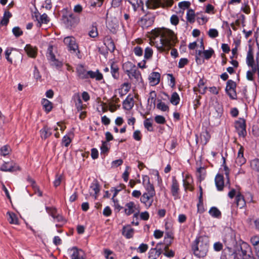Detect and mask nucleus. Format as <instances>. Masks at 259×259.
Returning a JSON list of instances; mask_svg holds the SVG:
<instances>
[{"label":"nucleus","instance_id":"obj_1","mask_svg":"<svg viewBox=\"0 0 259 259\" xmlns=\"http://www.w3.org/2000/svg\"><path fill=\"white\" fill-rule=\"evenodd\" d=\"M151 38L155 40V45L160 51H168L176 43L174 32L167 29H154L151 31Z\"/></svg>","mask_w":259,"mask_h":259},{"label":"nucleus","instance_id":"obj_2","mask_svg":"<svg viewBox=\"0 0 259 259\" xmlns=\"http://www.w3.org/2000/svg\"><path fill=\"white\" fill-rule=\"evenodd\" d=\"M143 185L146 190L140 198V202L143 204L146 208L152 206L154 201V197L155 195L154 187L150 183V178L148 176L145 175L142 177Z\"/></svg>","mask_w":259,"mask_h":259},{"label":"nucleus","instance_id":"obj_3","mask_svg":"<svg viewBox=\"0 0 259 259\" xmlns=\"http://www.w3.org/2000/svg\"><path fill=\"white\" fill-rule=\"evenodd\" d=\"M208 245L207 242L204 241L202 237L195 239L192 245V250L194 255L198 257H204L206 255Z\"/></svg>","mask_w":259,"mask_h":259},{"label":"nucleus","instance_id":"obj_4","mask_svg":"<svg viewBox=\"0 0 259 259\" xmlns=\"http://www.w3.org/2000/svg\"><path fill=\"white\" fill-rule=\"evenodd\" d=\"M129 2L133 6L134 9L136 10L137 7H143L144 3L150 9H155L160 6V0H129Z\"/></svg>","mask_w":259,"mask_h":259},{"label":"nucleus","instance_id":"obj_5","mask_svg":"<svg viewBox=\"0 0 259 259\" xmlns=\"http://www.w3.org/2000/svg\"><path fill=\"white\" fill-rule=\"evenodd\" d=\"M214 53V52L211 48L207 50H204L202 52L201 51H197L196 52L195 56L197 63L198 64H201L204 62V59H202L200 58L202 54H203L204 59L208 60L211 57Z\"/></svg>","mask_w":259,"mask_h":259},{"label":"nucleus","instance_id":"obj_6","mask_svg":"<svg viewBox=\"0 0 259 259\" xmlns=\"http://www.w3.org/2000/svg\"><path fill=\"white\" fill-rule=\"evenodd\" d=\"M236 131L240 137H244L246 135L245 120L239 118L235 123Z\"/></svg>","mask_w":259,"mask_h":259},{"label":"nucleus","instance_id":"obj_7","mask_svg":"<svg viewBox=\"0 0 259 259\" xmlns=\"http://www.w3.org/2000/svg\"><path fill=\"white\" fill-rule=\"evenodd\" d=\"M64 42L70 51H72L73 53L79 52L78 45L73 37L67 36L65 37Z\"/></svg>","mask_w":259,"mask_h":259},{"label":"nucleus","instance_id":"obj_8","mask_svg":"<svg viewBox=\"0 0 259 259\" xmlns=\"http://www.w3.org/2000/svg\"><path fill=\"white\" fill-rule=\"evenodd\" d=\"M236 82L232 80H228L226 88V91L229 96L233 99H235L237 97L236 92Z\"/></svg>","mask_w":259,"mask_h":259},{"label":"nucleus","instance_id":"obj_9","mask_svg":"<svg viewBox=\"0 0 259 259\" xmlns=\"http://www.w3.org/2000/svg\"><path fill=\"white\" fill-rule=\"evenodd\" d=\"M154 21V18L153 16L145 15L138 21V24L143 28H146L152 25Z\"/></svg>","mask_w":259,"mask_h":259},{"label":"nucleus","instance_id":"obj_10","mask_svg":"<svg viewBox=\"0 0 259 259\" xmlns=\"http://www.w3.org/2000/svg\"><path fill=\"white\" fill-rule=\"evenodd\" d=\"M69 251L70 254L71 259H85V253L80 249L74 247L70 249Z\"/></svg>","mask_w":259,"mask_h":259},{"label":"nucleus","instance_id":"obj_11","mask_svg":"<svg viewBox=\"0 0 259 259\" xmlns=\"http://www.w3.org/2000/svg\"><path fill=\"white\" fill-rule=\"evenodd\" d=\"M127 75L129 78L135 83L142 82L143 79L141 72L137 68Z\"/></svg>","mask_w":259,"mask_h":259},{"label":"nucleus","instance_id":"obj_12","mask_svg":"<svg viewBox=\"0 0 259 259\" xmlns=\"http://www.w3.org/2000/svg\"><path fill=\"white\" fill-rule=\"evenodd\" d=\"M257 67H251V70H248L246 72V78L248 80L253 81L254 75L256 71L257 72L259 82V57L256 58Z\"/></svg>","mask_w":259,"mask_h":259},{"label":"nucleus","instance_id":"obj_13","mask_svg":"<svg viewBox=\"0 0 259 259\" xmlns=\"http://www.w3.org/2000/svg\"><path fill=\"white\" fill-rule=\"evenodd\" d=\"M72 101L78 112L82 111L86 107L85 105L82 104L79 94H75L72 97Z\"/></svg>","mask_w":259,"mask_h":259},{"label":"nucleus","instance_id":"obj_14","mask_svg":"<svg viewBox=\"0 0 259 259\" xmlns=\"http://www.w3.org/2000/svg\"><path fill=\"white\" fill-rule=\"evenodd\" d=\"M19 169V166L13 162H5L1 167V170L12 172Z\"/></svg>","mask_w":259,"mask_h":259},{"label":"nucleus","instance_id":"obj_15","mask_svg":"<svg viewBox=\"0 0 259 259\" xmlns=\"http://www.w3.org/2000/svg\"><path fill=\"white\" fill-rule=\"evenodd\" d=\"M136 210H137V213L139 212V210L137 208V205L134 202L130 201L125 204L124 211L126 215H130Z\"/></svg>","mask_w":259,"mask_h":259},{"label":"nucleus","instance_id":"obj_16","mask_svg":"<svg viewBox=\"0 0 259 259\" xmlns=\"http://www.w3.org/2000/svg\"><path fill=\"white\" fill-rule=\"evenodd\" d=\"M250 242L253 247L256 255L259 259V235H255L251 236Z\"/></svg>","mask_w":259,"mask_h":259},{"label":"nucleus","instance_id":"obj_17","mask_svg":"<svg viewBox=\"0 0 259 259\" xmlns=\"http://www.w3.org/2000/svg\"><path fill=\"white\" fill-rule=\"evenodd\" d=\"M170 190L172 195L175 199L177 198L179 196L180 189L179 183L175 177L172 178Z\"/></svg>","mask_w":259,"mask_h":259},{"label":"nucleus","instance_id":"obj_18","mask_svg":"<svg viewBox=\"0 0 259 259\" xmlns=\"http://www.w3.org/2000/svg\"><path fill=\"white\" fill-rule=\"evenodd\" d=\"M246 62L248 67H256L254 65V60L253 56V52L251 47H249L247 53Z\"/></svg>","mask_w":259,"mask_h":259},{"label":"nucleus","instance_id":"obj_19","mask_svg":"<svg viewBox=\"0 0 259 259\" xmlns=\"http://www.w3.org/2000/svg\"><path fill=\"white\" fill-rule=\"evenodd\" d=\"M193 180L192 177L189 175H186L185 178L183 179V186L186 190L191 191L193 190Z\"/></svg>","mask_w":259,"mask_h":259},{"label":"nucleus","instance_id":"obj_20","mask_svg":"<svg viewBox=\"0 0 259 259\" xmlns=\"http://www.w3.org/2000/svg\"><path fill=\"white\" fill-rule=\"evenodd\" d=\"M99 191V185L97 181H94L90 187V193L91 195L94 196L95 199H96L97 194Z\"/></svg>","mask_w":259,"mask_h":259},{"label":"nucleus","instance_id":"obj_21","mask_svg":"<svg viewBox=\"0 0 259 259\" xmlns=\"http://www.w3.org/2000/svg\"><path fill=\"white\" fill-rule=\"evenodd\" d=\"M7 220L12 225H19V219L17 215L12 211H8L6 214Z\"/></svg>","mask_w":259,"mask_h":259},{"label":"nucleus","instance_id":"obj_22","mask_svg":"<svg viewBox=\"0 0 259 259\" xmlns=\"http://www.w3.org/2000/svg\"><path fill=\"white\" fill-rule=\"evenodd\" d=\"M134 105V100L133 97L128 95L123 102V108L127 110H131Z\"/></svg>","mask_w":259,"mask_h":259},{"label":"nucleus","instance_id":"obj_23","mask_svg":"<svg viewBox=\"0 0 259 259\" xmlns=\"http://www.w3.org/2000/svg\"><path fill=\"white\" fill-rule=\"evenodd\" d=\"M88 71L84 68V67L81 65H78L76 67V72L77 75L79 78L81 79H87L88 78Z\"/></svg>","mask_w":259,"mask_h":259},{"label":"nucleus","instance_id":"obj_24","mask_svg":"<svg viewBox=\"0 0 259 259\" xmlns=\"http://www.w3.org/2000/svg\"><path fill=\"white\" fill-rule=\"evenodd\" d=\"M236 163L239 166L244 164L246 162V159L243 155V149L241 147L238 152L237 156L235 160Z\"/></svg>","mask_w":259,"mask_h":259},{"label":"nucleus","instance_id":"obj_25","mask_svg":"<svg viewBox=\"0 0 259 259\" xmlns=\"http://www.w3.org/2000/svg\"><path fill=\"white\" fill-rule=\"evenodd\" d=\"M215 184L219 191L223 190L224 187V180L222 175L219 174L215 176Z\"/></svg>","mask_w":259,"mask_h":259},{"label":"nucleus","instance_id":"obj_26","mask_svg":"<svg viewBox=\"0 0 259 259\" xmlns=\"http://www.w3.org/2000/svg\"><path fill=\"white\" fill-rule=\"evenodd\" d=\"M160 75L159 73L154 72L150 74L149 77V82L151 85L157 84L160 81Z\"/></svg>","mask_w":259,"mask_h":259},{"label":"nucleus","instance_id":"obj_27","mask_svg":"<svg viewBox=\"0 0 259 259\" xmlns=\"http://www.w3.org/2000/svg\"><path fill=\"white\" fill-rule=\"evenodd\" d=\"M25 51L27 55L31 58H35L37 55V49L32 47L30 45H26L25 48Z\"/></svg>","mask_w":259,"mask_h":259},{"label":"nucleus","instance_id":"obj_28","mask_svg":"<svg viewBox=\"0 0 259 259\" xmlns=\"http://www.w3.org/2000/svg\"><path fill=\"white\" fill-rule=\"evenodd\" d=\"M136 68V65L130 61H127L124 63L122 65L123 70L126 74L133 71Z\"/></svg>","mask_w":259,"mask_h":259},{"label":"nucleus","instance_id":"obj_29","mask_svg":"<svg viewBox=\"0 0 259 259\" xmlns=\"http://www.w3.org/2000/svg\"><path fill=\"white\" fill-rule=\"evenodd\" d=\"M41 104L46 113H49L52 110L53 104L48 99L45 98L42 99L41 101Z\"/></svg>","mask_w":259,"mask_h":259},{"label":"nucleus","instance_id":"obj_30","mask_svg":"<svg viewBox=\"0 0 259 259\" xmlns=\"http://www.w3.org/2000/svg\"><path fill=\"white\" fill-rule=\"evenodd\" d=\"M134 230L130 226L123 227L122 229V235L126 238L130 239L133 237Z\"/></svg>","mask_w":259,"mask_h":259},{"label":"nucleus","instance_id":"obj_31","mask_svg":"<svg viewBox=\"0 0 259 259\" xmlns=\"http://www.w3.org/2000/svg\"><path fill=\"white\" fill-rule=\"evenodd\" d=\"M88 78L90 77L91 78H95L97 80H100L103 78L102 74L97 70L96 71H88Z\"/></svg>","mask_w":259,"mask_h":259},{"label":"nucleus","instance_id":"obj_32","mask_svg":"<svg viewBox=\"0 0 259 259\" xmlns=\"http://www.w3.org/2000/svg\"><path fill=\"white\" fill-rule=\"evenodd\" d=\"M35 17L37 21V25L39 27H40L42 24H47L50 21L49 18L46 14H43L40 15L39 18H37V15H35Z\"/></svg>","mask_w":259,"mask_h":259},{"label":"nucleus","instance_id":"obj_33","mask_svg":"<svg viewBox=\"0 0 259 259\" xmlns=\"http://www.w3.org/2000/svg\"><path fill=\"white\" fill-rule=\"evenodd\" d=\"M104 45L106 46L107 50L110 52H113L115 50V45L113 40L107 37L104 40Z\"/></svg>","mask_w":259,"mask_h":259},{"label":"nucleus","instance_id":"obj_34","mask_svg":"<svg viewBox=\"0 0 259 259\" xmlns=\"http://www.w3.org/2000/svg\"><path fill=\"white\" fill-rule=\"evenodd\" d=\"M235 200L237 206L239 207L240 208H242L245 206V201L244 199L243 196L240 194H238L236 195Z\"/></svg>","mask_w":259,"mask_h":259},{"label":"nucleus","instance_id":"obj_35","mask_svg":"<svg viewBox=\"0 0 259 259\" xmlns=\"http://www.w3.org/2000/svg\"><path fill=\"white\" fill-rule=\"evenodd\" d=\"M195 14L194 11L192 9H189L187 11L186 15V19L188 22L190 23L194 22L195 20Z\"/></svg>","mask_w":259,"mask_h":259},{"label":"nucleus","instance_id":"obj_36","mask_svg":"<svg viewBox=\"0 0 259 259\" xmlns=\"http://www.w3.org/2000/svg\"><path fill=\"white\" fill-rule=\"evenodd\" d=\"M40 136L42 139H46L52 134L50 130L47 126H44L40 131Z\"/></svg>","mask_w":259,"mask_h":259},{"label":"nucleus","instance_id":"obj_37","mask_svg":"<svg viewBox=\"0 0 259 259\" xmlns=\"http://www.w3.org/2000/svg\"><path fill=\"white\" fill-rule=\"evenodd\" d=\"M131 89V84L129 83L125 82L123 83L119 89V93L123 96L127 93Z\"/></svg>","mask_w":259,"mask_h":259},{"label":"nucleus","instance_id":"obj_38","mask_svg":"<svg viewBox=\"0 0 259 259\" xmlns=\"http://www.w3.org/2000/svg\"><path fill=\"white\" fill-rule=\"evenodd\" d=\"M180 98L177 92L172 94L170 99V102L174 105H177L179 104Z\"/></svg>","mask_w":259,"mask_h":259},{"label":"nucleus","instance_id":"obj_39","mask_svg":"<svg viewBox=\"0 0 259 259\" xmlns=\"http://www.w3.org/2000/svg\"><path fill=\"white\" fill-rule=\"evenodd\" d=\"M210 136L207 132H203L200 135V142L205 145L209 140Z\"/></svg>","mask_w":259,"mask_h":259},{"label":"nucleus","instance_id":"obj_40","mask_svg":"<svg viewBox=\"0 0 259 259\" xmlns=\"http://www.w3.org/2000/svg\"><path fill=\"white\" fill-rule=\"evenodd\" d=\"M156 107L158 109L163 112L169 111V107L168 106V105H167L164 102H162L160 100L158 101V103L156 105Z\"/></svg>","mask_w":259,"mask_h":259},{"label":"nucleus","instance_id":"obj_41","mask_svg":"<svg viewBox=\"0 0 259 259\" xmlns=\"http://www.w3.org/2000/svg\"><path fill=\"white\" fill-rule=\"evenodd\" d=\"M111 72L112 76L114 78H117L118 77V76H119V74H118V67L114 63H112L111 64Z\"/></svg>","mask_w":259,"mask_h":259},{"label":"nucleus","instance_id":"obj_42","mask_svg":"<svg viewBox=\"0 0 259 259\" xmlns=\"http://www.w3.org/2000/svg\"><path fill=\"white\" fill-rule=\"evenodd\" d=\"M54 220L55 222L58 223V224H56V227H57L62 226L66 222L65 220L63 218V217L59 214L56 215L55 218H54Z\"/></svg>","mask_w":259,"mask_h":259},{"label":"nucleus","instance_id":"obj_43","mask_svg":"<svg viewBox=\"0 0 259 259\" xmlns=\"http://www.w3.org/2000/svg\"><path fill=\"white\" fill-rule=\"evenodd\" d=\"M209 214L214 218H218L221 216V211L215 207H212L209 210Z\"/></svg>","mask_w":259,"mask_h":259},{"label":"nucleus","instance_id":"obj_44","mask_svg":"<svg viewBox=\"0 0 259 259\" xmlns=\"http://www.w3.org/2000/svg\"><path fill=\"white\" fill-rule=\"evenodd\" d=\"M250 165L252 169L259 172V159L255 158L251 160Z\"/></svg>","mask_w":259,"mask_h":259},{"label":"nucleus","instance_id":"obj_45","mask_svg":"<svg viewBox=\"0 0 259 259\" xmlns=\"http://www.w3.org/2000/svg\"><path fill=\"white\" fill-rule=\"evenodd\" d=\"M12 14L9 11H6L4 14L3 18L1 20V23L2 25H6L8 24L9 21V19L11 17Z\"/></svg>","mask_w":259,"mask_h":259},{"label":"nucleus","instance_id":"obj_46","mask_svg":"<svg viewBox=\"0 0 259 259\" xmlns=\"http://www.w3.org/2000/svg\"><path fill=\"white\" fill-rule=\"evenodd\" d=\"M1 155L4 156L9 155L11 151L10 147L9 145H5L3 146L1 149Z\"/></svg>","mask_w":259,"mask_h":259},{"label":"nucleus","instance_id":"obj_47","mask_svg":"<svg viewBox=\"0 0 259 259\" xmlns=\"http://www.w3.org/2000/svg\"><path fill=\"white\" fill-rule=\"evenodd\" d=\"M153 52L152 48L150 47L146 48L144 52V59L146 60L150 59L153 55Z\"/></svg>","mask_w":259,"mask_h":259},{"label":"nucleus","instance_id":"obj_48","mask_svg":"<svg viewBox=\"0 0 259 259\" xmlns=\"http://www.w3.org/2000/svg\"><path fill=\"white\" fill-rule=\"evenodd\" d=\"M89 35L90 37L95 38L98 35L97 27L96 26H92L91 30L89 31Z\"/></svg>","mask_w":259,"mask_h":259},{"label":"nucleus","instance_id":"obj_49","mask_svg":"<svg viewBox=\"0 0 259 259\" xmlns=\"http://www.w3.org/2000/svg\"><path fill=\"white\" fill-rule=\"evenodd\" d=\"M156 94L155 91H151L149 96V98L148 99V101L149 103H150L151 104H153L154 105L155 104V101H156Z\"/></svg>","mask_w":259,"mask_h":259},{"label":"nucleus","instance_id":"obj_50","mask_svg":"<svg viewBox=\"0 0 259 259\" xmlns=\"http://www.w3.org/2000/svg\"><path fill=\"white\" fill-rule=\"evenodd\" d=\"M50 60L51 61V65L54 66H55L56 67H57L58 68L61 67L62 66V62L57 60L55 58V57H54L53 58L50 59Z\"/></svg>","mask_w":259,"mask_h":259},{"label":"nucleus","instance_id":"obj_51","mask_svg":"<svg viewBox=\"0 0 259 259\" xmlns=\"http://www.w3.org/2000/svg\"><path fill=\"white\" fill-rule=\"evenodd\" d=\"M241 250L242 255L240 259H255L251 252L247 254L246 251L242 249H241Z\"/></svg>","mask_w":259,"mask_h":259},{"label":"nucleus","instance_id":"obj_52","mask_svg":"<svg viewBox=\"0 0 259 259\" xmlns=\"http://www.w3.org/2000/svg\"><path fill=\"white\" fill-rule=\"evenodd\" d=\"M207 34L210 37L213 38L219 35V32L216 29L211 28L208 30Z\"/></svg>","mask_w":259,"mask_h":259},{"label":"nucleus","instance_id":"obj_53","mask_svg":"<svg viewBox=\"0 0 259 259\" xmlns=\"http://www.w3.org/2000/svg\"><path fill=\"white\" fill-rule=\"evenodd\" d=\"M48 213L54 219L58 214L57 209L54 207H46Z\"/></svg>","mask_w":259,"mask_h":259},{"label":"nucleus","instance_id":"obj_54","mask_svg":"<svg viewBox=\"0 0 259 259\" xmlns=\"http://www.w3.org/2000/svg\"><path fill=\"white\" fill-rule=\"evenodd\" d=\"M12 32L16 37H19L23 34V31L18 26L14 27L12 29Z\"/></svg>","mask_w":259,"mask_h":259},{"label":"nucleus","instance_id":"obj_55","mask_svg":"<svg viewBox=\"0 0 259 259\" xmlns=\"http://www.w3.org/2000/svg\"><path fill=\"white\" fill-rule=\"evenodd\" d=\"M130 167L128 166H126L125 171L123 173L122 175V178H123L124 182H127L128 180V176L130 175Z\"/></svg>","mask_w":259,"mask_h":259},{"label":"nucleus","instance_id":"obj_56","mask_svg":"<svg viewBox=\"0 0 259 259\" xmlns=\"http://www.w3.org/2000/svg\"><path fill=\"white\" fill-rule=\"evenodd\" d=\"M144 125L145 127L150 132L153 131L152 124L150 122L149 119H146L144 122Z\"/></svg>","mask_w":259,"mask_h":259},{"label":"nucleus","instance_id":"obj_57","mask_svg":"<svg viewBox=\"0 0 259 259\" xmlns=\"http://www.w3.org/2000/svg\"><path fill=\"white\" fill-rule=\"evenodd\" d=\"M133 52H134V54H135V55L138 57L142 56L143 54V49L139 46H137V47H135L133 50Z\"/></svg>","mask_w":259,"mask_h":259},{"label":"nucleus","instance_id":"obj_58","mask_svg":"<svg viewBox=\"0 0 259 259\" xmlns=\"http://www.w3.org/2000/svg\"><path fill=\"white\" fill-rule=\"evenodd\" d=\"M178 6L181 9L184 10L189 8L190 6V3L188 1L181 2L179 3Z\"/></svg>","mask_w":259,"mask_h":259},{"label":"nucleus","instance_id":"obj_59","mask_svg":"<svg viewBox=\"0 0 259 259\" xmlns=\"http://www.w3.org/2000/svg\"><path fill=\"white\" fill-rule=\"evenodd\" d=\"M101 153H106L109 150L108 144L107 142H102V145L101 146Z\"/></svg>","mask_w":259,"mask_h":259},{"label":"nucleus","instance_id":"obj_60","mask_svg":"<svg viewBox=\"0 0 259 259\" xmlns=\"http://www.w3.org/2000/svg\"><path fill=\"white\" fill-rule=\"evenodd\" d=\"M53 46L50 45L48 48L47 51V57L50 60L55 57V55L53 52Z\"/></svg>","mask_w":259,"mask_h":259},{"label":"nucleus","instance_id":"obj_61","mask_svg":"<svg viewBox=\"0 0 259 259\" xmlns=\"http://www.w3.org/2000/svg\"><path fill=\"white\" fill-rule=\"evenodd\" d=\"M170 21L171 24L176 26L179 23V18L177 15H172L170 18Z\"/></svg>","mask_w":259,"mask_h":259},{"label":"nucleus","instance_id":"obj_62","mask_svg":"<svg viewBox=\"0 0 259 259\" xmlns=\"http://www.w3.org/2000/svg\"><path fill=\"white\" fill-rule=\"evenodd\" d=\"M155 121L158 124H164L165 122V119L163 116L157 115L155 117Z\"/></svg>","mask_w":259,"mask_h":259},{"label":"nucleus","instance_id":"obj_63","mask_svg":"<svg viewBox=\"0 0 259 259\" xmlns=\"http://www.w3.org/2000/svg\"><path fill=\"white\" fill-rule=\"evenodd\" d=\"M148 248V246L146 244L142 243L139 246L138 249L140 253H144L146 252Z\"/></svg>","mask_w":259,"mask_h":259},{"label":"nucleus","instance_id":"obj_64","mask_svg":"<svg viewBox=\"0 0 259 259\" xmlns=\"http://www.w3.org/2000/svg\"><path fill=\"white\" fill-rule=\"evenodd\" d=\"M71 142V139L68 136H65L63 137L62 143L65 147H67Z\"/></svg>","mask_w":259,"mask_h":259}]
</instances>
